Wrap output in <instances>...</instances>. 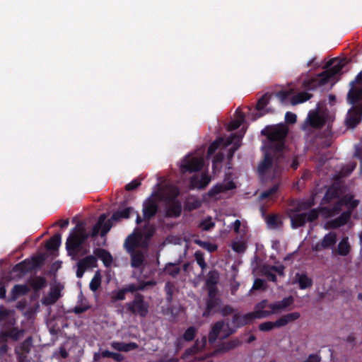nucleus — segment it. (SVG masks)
Masks as SVG:
<instances>
[{"label": "nucleus", "mask_w": 362, "mask_h": 362, "mask_svg": "<svg viewBox=\"0 0 362 362\" xmlns=\"http://www.w3.org/2000/svg\"><path fill=\"white\" fill-rule=\"evenodd\" d=\"M261 133L267 138V144L264 147L263 158L257 167L259 175L264 176L272 169H274L275 173L281 169L288 129L284 125L268 126Z\"/></svg>", "instance_id": "obj_1"}, {"label": "nucleus", "mask_w": 362, "mask_h": 362, "mask_svg": "<svg viewBox=\"0 0 362 362\" xmlns=\"http://www.w3.org/2000/svg\"><path fill=\"white\" fill-rule=\"evenodd\" d=\"M326 67L329 69L317 74L315 77L304 82V86L306 89L313 90L318 87L327 84L331 78L341 71L344 64L340 61L332 59L327 62Z\"/></svg>", "instance_id": "obj_2"}, {"label": "nucleus", "mask_w": 362, "mask_h": 362, "mask_svg": "<svg viewBox=\"0 0 362 362\" xmlns=\"http://www.w3.org/2000/svg\"><path fill=\"white\" fill-rule=\"evenodd\" d=\"M89 238L84 225L78 223L72 230L66 242V250L72 259H76L83 243Z\"/></svg>", "instance_id": "obj_3"}, {"label": "nucleus", "mask_w": 362, "mask_h": 362, "mask_svg": "<svg viewBox=\"0 0 362 362\" xmlns=\"http://www.w3.org/2000/svg\"><path fill=\"white\" fill-rule=\"evenodd\" d=\"M344 206H347V211L342 212L337 218L328 222L331 228H338L346 225L351 219L353 211L357 207L359 201L355 199L353 196H345L342 199Z\"/></svg>", "instance_id": "obj_4"}, {"label": "nucleus", "mask_w": 362, "mask_h": 362, "mask_svg": "<svg viewBox=\"0 0 362 362\" xmlns=\"http://www.w3.org/2000/svg\"><path fill=\"white\" fill-rule=\"evenodd\" d=\"M319 209H313L308 213L291 212L288 211V216L291 219V226L293 229H297L304 226L306 222H313L319 217Z\"/></svg>", "instance_id": "obj_5"}, {"label": "nucleus", "mask_w": 362, "mask_h": 362, "mask_svg": "<svg viewBox=\"0 0 362 362\" xmlns=\"http://www.w3.org/2000/svg\"><path fill=\"white\" fill-rule=\"evenodd\" d=\"M45 260L44 255H39L31 258H28L22 262L15 264L12 268V272H18L21 275L25 274L36 269L40 268Z\"/></svg>", "instance_id": "obj_6"}, {"label": "nucleus", "mask_w": 362, "mask_h": 362, "mask_svg": "<svg viewBox=\"0 0 362 362\" xmlns=\"http://www.w3.org/2000/svg\"><path fill=\"white\" fill-rule=\"evenodd\" d=\"M180 195V190L177 187H173L165 197V201L168 204L166 209V216L170 218H177L182 213V204L177 199Z\"/></svg>", "instance_id": "obj_7"}, {"label": "nucleus", "mask_w": 362, "mask_h": 362, "mask_svg": "<svg viewBox=\"0 0 362 362\" xmlns=\"http://www.w3.org/2000/svg\"><path fill=\"white\" fill-rule=\"evenodd\" d=\"M126 308L134 315L146 317L148 313L149 303L144 300V296L142 294L136 293L134 300L126 304Z\"/></svg>", "instance_id": "obj_8"}, {"label": "nucleus", "mask_w": 362, "mask_h": 362, "mask_svg": "<svg viewBox=\"0 0 362 362\" xmlns=\"http://www.w3.org/2000/svg\"><path fill=\"white\" fill-rule=\"evenodd\" d=\"M352 106L348 110L345 123L348 128H355L362 120V99L351 104Z\"/></svg>", "instance_id": "obj_9"}, {"label": "nucleus", "mask_w": 362, "mask_h": 362, "mask_svg": "<svg viewBox=\"0 0 362 362\" xmlns=\"http://www.w3.org/2000/svg\"><path fill=\"white\" fill-rule=\"evenodd\" d=\"M349 86L346 101L349 104H354L362 99V71L350 82Z\"/></svg>", "instance_id": "obj_10"}, {"label": "nucleus", "mask_w": 362, "mask_h": 362, "mask_svg": "<svg viewBox=\"0 0 362 362\" xmlns=\"http://www.w3.org/2000/svg\"><path fill=\"white\" fill-rule=\"evenodd\" d=\"M158 211V204L157 201L152 197L147 198L143 203V216L144 221H147L145 228L148 227L149 221L153 218Z\"/></svg>", "instance_id": "obj_11"}, {"label": "nucleus", "mask_w": 362, "mask_h": 362, "mask_svg": "<svg viewBox=\"0 0 362 362\" xmlns=\"http://www.w3.org/2000/svg\"><path fill=\"white\" fill-rule=\"evenodd\" d=\"M242 344L241 340L235 337L229 341H223L218 344L216 349L211 353V356H216L219 354H223L233 350Z\"/></svg>", "instance_id": "obj_12"}, {"label": "nucleus", "mask_w": 362, "mask_h": 362, "mask_svg": "<svg viewBox=\"0 0 362 362\" xmlns=\"http://www.w3.org/2000/svg\"><path fill=\"white\" fill-rule=\"evenodd\" d=\"M337 241V236L336 233L329 232L327 233L322 240L317 242L313 246V250L315 252H320L324 250L333 248Z\"/></svg>", "instance_id": "obj_13"}, {"label": "nucleus", "mask_w": 362, "mask_h": 362, "mask_svg": "<svg viewBox=\"0 0 362 362\" xmlns=\"http://www.w3.org/2000/svg\"><path fill=\"white\" fill-rule=\"evenodd\" d=\"M203 160L198 158L186 157L180 166L181 172L194 173L199 171L203 167Z\"/></svg>", "instance_id": "obj_14"}, {"label": "nucleus", "mask_w": 362, "mask_h": 362, "mask_svg": "<svg viewBox=\"0 0 362 362\" xmlns=\"http://www.w3.org/2000/svg\"><path fill=\"white\" fill-rule=\"evenodd\" d=\"M143 238L141 232H134L129 235L124 241V248L128 253L136 251V248L140 246V243Z\"/></svg>", "instance_id": "obj_15"}, {"label": "nucleus", "mask_w": 362, "mask_h": 362, "mask_svg": "<svg viewBox=\"0 0 362 362\" xmlns=\"http://www.w3.org/2000/svg\"><path fill=\"white\" fill-rule=\"evenodd\" d=\"M255 319L266 318L272 315L270 303L266 299L261 300L255 305V311L251 312Z\"/></svg>", "instance_id": "obj_16"}, {"label": "nucleus", "mask_w": 362, "mask_h": 362, "mask_svg": "<svg viewBox=\"0 0 362 362\" xmlns=\"http://www.w3.org/2000/svg\"><path fill=\"white\" fill-rule=\"evenodd\" d=\"M225 321L223 320H218L211 325L208 335L209 344H214L218 338L220 339V337L222 335L221 333L223 334L225 330Z\"/></svg>", "instance_id": "obj_17"}, {"label": "nucleus", "mask_w": 362, "mask_h": 362, "mask_svg": "<svg viewBox=\"0 0 362 362\" xmlns=\"http://www.w3.org/2000/svg\"><path fill=\"white\" fill-rule=\"evenodd\" d=\"M97 259L93 255L87 256L80 259L77 263L76 276L81 278L86 270L96 266Z\"/></svg>", "instance_id": "obj_18"}, {"label": "nucleus", "mask_w": 362, "mask_h": 362, "mask_svg": "<svg viewBox=\"0 0 362 362\" xmlns=\"http://www.w3.org/2000/svg\"><path fill=\"white\" fill-rule=\"evenodd\" d=\"M30 291V287L26 284H15L6 299V302H14L19 298L28 295Z\"/></svg>", "instance_id": "obj_19"}, {"label": "nucleus", "mask_w": 362, "mask_h": 362, "mask_svg": "<svg viewBox=\"0 0 362 362\" xmlns=\"http://www.w3.org/2000/svg\"><path fill=\"white\" fill-rule=\"evenodd\" d=\"M294 303V298L292 296L283 298V300L270 303L272 315L280 313L286 310Z\"/></svg>", "instance_id": "obj_20"}, {"label": "nucleus", "mask_w": 362, "mask_h": 362, "mask_svg": "<svg viewBox=\"0 0 362 362\" xmlns=\"http://www.w3.org/2000/svg\"><path fill=\"white\" fill-rule=\"evenodd\" d=\"M221 305V298L206 299V308L202 313V316L204 317H209V316L218 313Z\"/></svg>", "instance_id": "obj_21"}, {"label": "nucleus", "mask_w": 362, "mask_h": 362, "mask_svg": "<svg viewBox=\"0 0 362 362\" xmlns=\"http://www.w3.org/2000/svg\"><path fill=\"white\" fill-rule=\"evenodd\" d=\"M211 182V177L203 173L199 178L197 175H193L189 180V186L192 189H203L206 188Z\"/></svg>", "instance_id": "obj_22"}, {"label": "nucleus", "mask_w": 362, "mask_h": 362, "mask_svg": "<svg viewBox=\"0 0 362 362\" xmlns=\"http://www.w3.org/2000/svg\"><path fill=\"white\" fill-rule=\"evenodd\" d=\"M252 315L253 314H252V313H248L243 315H241L239 313H235L233 316L232 324L236 327V328H240L247 324H250L255 320Z\"/></svg>", "instance_id": "obj_23"}, {"label": "nucleus", "mask_w": 362, "mask_h": 362, "mask_svg": "<svg viewBox=\"0 0 362 362\" xmlns=\"http://www.w3.org/2000/svg\"><path fill=\"white\" fill-rule=\"evenodd\" d=\"M236 186L233 181H228L225 184H216L208 192V195L210 197H214L221 192H225L228 190L233 189Z\"/></svg>", "instance_id": "obj_24"}, {"label": "nucleus", "mask_w": 362, "mask_h": 362, "mask_svg": "<svg viewBox=\"0 0 362 362\" xmlns=\"http://www.w3.org/2000/svg\"><path fill=\"white\" fill-rule=\"evenodd\" d=\"M16 323V320L14 319L10 320L9 323L7 326L8 327L7 329H4L8 336V339H12L13 341H18L24 334L23 329H19L16 327H13Z\"/></svg>", "instance_id": "obj_25"}, {"label": "nucleus", "mask_w": 362, "mask_h": 362, "mask_svg": "<svg viewBox=\"0 0 362 362\" xmlns=\"http://www.w3.org/2000/svg\"><path fill=\"white\" fill-rule=\"evenodd\" d=\"M339 196V187L336 185H332L329 186L321 200V204H329L332 201L337 199Z\"/></svg>", "instance_id": "obj_26"}, {"label": "nucleus", "mask_w": 362, "mask_h": 362, "mask_svg": "<svg viewBox=\"0 0 362 362\" xmlns=\"http://www.w3.org/2000/svg\"><path fill=\"white\" fill-rule=\"evenodd\" d=\"M243 137V134H233L228 138L226 145L233 144V146L228 150L229 158H232L235 152L240 148Z\"/></svg>", "instance_id": "obj_27"}, {"label": "nucleus", "mask_w": 362, "mask_h": 362, "mask_svg": "<svg viewBox=\"0 0 362 362\" xmlns=\"http://www.w3.org/2000/svg\"><path fill=\"white\" fill-rule=\"evenodd\" d=\"M61 297L60 290L57 287L51 288L47 296L42 299V303L45 305H51L54 304Z\"/></svg>", "instance_id": "obj_28"}, {"label": "nucleus", "mask_w": 362, "mask_h": 362, "mask_svg": "<svg viewBox=\"0 0 362 362\" xmlns=\"http://www.w3.org/2000/svg\"><path fill=\"white\" fill-rule=\"evenodd\" d=\"M351 245L348 237H344L339 243L337 249L333 252L340 256H347L351 252Z\"/></svg>", "instance_id": "obj_29"}, {"label": "nucleus", "mask_w": 362, "mask_h": 362, "mask_svg": "<svg viewBox=\"0 0 362 362\" xmlns=\"http://www.w3.org/2000/svg\"><path fill=\"white\" fill-rule=\"evenodd\" d=\"M293 283H298L300 289H306L313 285V280L305 273H296Z\"/></svg>", "instance_id": "obj_30"}, {"label": "nucleus", "mask_w": 362, "mask_h": 362, "mask_svg": "<svg viewBox=\"0 0 362 362\" xmlns=\"http://www.w3.org/2000/svg\"><path fill=\"white\" fill-rule=\"evenodd\" d=\"M111 346L118 351L128 352L136 349L139 345L135 342L124 343L122 341H113L111 344Z\"/></svg>", "instance_id": "obj_31"}, {"label": "nucleus", "mask_w": 362, "mask_h": 362, "mask_svg": "<svg viewBox=\"0 0 362 362\" xmlns=\"http://www.w3.org/2000/svg\"><path fill=\"white\" fill-rule=\"evenodd\" d=\"M94 254L103 261L105 267H107L112 264V257L107 250L103 248H97L94 250Z\"/></svg>", "instance_id": "obj_32"}, {"label": "nucleus", "mask_w": 362, "mask_h": 362, "mask_svg": "<svg viewBox=\"0 0 362 362\" xmlns=\"http://www.w3.org/2000/svg\"><path fill=\"white\" fill-rule=\"evenodd\" d=\"M300 317V314L298 312H293L282 315L277 320L279 327H284L288 323L298 320Z\"/></svg>", "instance_id": "obj_33"}, {"label": "nucleus", "mask_w": 362, "mask_h": 362, "mask_svg": "<svg viewBox=\"0 0 362 362\" xmlns=\"http://www.w3.org/2000/svg\"><path fill=\"white\" fill-rule=\"evenodd\" d=\"M134 212V209L132 206H129L123 209H120L113 213L111 216V219L113 220V221H119L122 218H129L130 214Z\"/></svg>", "instance_id": "obj_34"}, {"label": "nucleus", "mask_w": 362, "mask_h": 362, "mask_svg": "<svg viewBox=\"0 0 362 362\" xmlns=\"http://www.w3.org/2000/svg\"><path fill=\"white\" fill-rule=\"evenodd\" d=\"M29 284L35 292H37L47 286V280L44 276H37L29 280Z\"/></svg>", "instance_id": "obj_35"}, {"label": "nucleus", "mask_w": 362, "mask_h": 362, "mask_svg": "<svg viewBox=\"0 0 362 362\" xmlns=\"http://www.w3.org/2000/svg\"><path fill=\"white\" fill-rule=\"evenodd\" d=\"M131 256V265L134 268H139L144 262V255L141 251H134L129 253Z\"/></svg>", "instance_id": "obj_36"}, {"label": "nucleus", "mask_w": 362, "mask_h": 362, "mask_svg": "<svg viewBox=\"0 0 362 362\" xmlns=\"http://www.w3.org/2000/svg\"><path fill=\"white\" fill-rule=\"evenodd\" d=\"M344 206L341 199L337 201L332 208L327 206L322 207L320 210L327 214L328 216H333L338 214L341 211V207Z\"/></svg>", "instance_id": "obj_37"}, {"label": "nucleus", "mask_w": 362, "mask_h": 362, "mask_svg": "<svg viewBox=\"0 0 362 362\" xmlns=\"http://www.w3.org/2000/svg\"><path fill=\"white\" fill-rule=\"evenodd\" d=\"M62 235L60 233L54 234L47 242L46 243L45 247L47 250H57L61 244Z\"/></svg>", "instance_id": "obj_38"}, {"label": "nucleus", "mask_w": 362, "mask_h": 362, "mask_svg": "<svg viewBox=\"0 0 362 362\" xmlns=\"http://www.w3.org/2000/svg\"><path fill=\"white\" fill-rule=\"evenodd\" d=\"M193 243L209 252H214L218 249V246L216 244L211 243L210 242L203 241L199 238L194 239Z\"/></svg>", "instance_id": "obj_39"}, {"label": "nucleus", "mask_w": 362, "mask_h": 362, "mask_svg": "<svg viewBox=\"0 0 362 362\" xmlns=\"http://www.w3.org/2000/svg\"><path fill=\"white\" fill-rule=\"evenodd\" d=\"M219 280V273L216 269L209 271L206 279V286H216Z\"/></svg>", "instance_id": "obj_40"}, {"label": "nucleus", "mask_w": 362, "mask_h": 362, "mask_svg": "<svg viewBox=\"0 0 362 362\" xmlns=\"http://www.w3.org/2000/svg\"><path fill=\"white\" fill-rule=\"evenodd\" d=\"M33 346V337L31 336L27 337L23 342L21 343L19 346L15 349H18L19 352L28 354L30 352Z\"/></svg>", "instance_id": "obj_41"}, {"label": "nucleus", "mask_w": 362, "mask_h": 362, "mask_svg": "<svg viewBox=\"0 0 362 362\" xmlns=\"http://www.w3.org/2000/svg\"><path fill=\"white\" fill-rule=\"evenodd\" d=\"M268 227L273 229L279 228L282 225V221L279 219L278 215H269L266 219Z\"/></svg>", "instance_id": "obj_42"}, {"label": "nucleus", "mask_w": 362, "mask_h": 362, "mask_svg": "<svg viewBox=\"0 0 362 362\" xmlns=\"http://www.w3.org/2000/svg\"><path fill=\"white\" fill-rule=\"evenodd\" d=\"M312 97V94L307 92H300L292 98L291 103L293 105L304 103Z\"/></svg>", "instance_id": "obj_43"}, {"label": "nucleus", "mask_w": 362, "mask_h": 362, "mask_svg": "<svg viewBox=\"0 0 362 362\" xmlns=\"http://www.w3.org/2000/svg\"><path fill=\"white\" fill-rule=\"evenodd\" d=\"M262 274L269 281L276 282L277 278L274 274V272L271 269L269 265H264L262 268Z\"/></svg>", "instance_id": "obj_44"}, {"label": "nucleus", "mask_w": 362, "mask_h": 362, "mask_svg": "<svg viewBox=\"0 0 362 362\" xmlns=\"http://www.w3.org/2000/svg\"><path fill=\"white\" fill-rule=\"evenodd\" d=\"M314 205V201L312 200H306L299 202L297 206L295 209H291V212H299L303 210H308L310 209Z\"/></svg>", "instance_id": "obj_45"}, {"label": "nucleus", "mask_w": 362, "mask_h": 362, "mask_svg": "<svg viewBox=\"0 0 362 362\" xmlns=\"http://www.w3.org/2000/svg\"><path fill=\"white\" fill-rule=\"evenodd\" d=\"M9 312L6 309H1L0 310V328L1 329H7L8 326H7L9 323V320L11 319H8Z\"/></svg>", "instance_id": "obj_46"}, {"label": "nucleus", "mask_w": 362, "mask_h": 362, "mask_svg": "<svg viewBox=\"0 0 362 362\" xmlns=\"http://www.w3.org/2000/svg\"><path fill=\"white\" fill-rule=\"evenodd\" d=\"M309 123L311 127L320 129L325 124V120L322 117L315 115L309 118Z\"/></svg>", "instance_id": "obj_47"}, {"label": "nucleus", "mask_w": 362, "mask_h": 362, "mask_svg": "<svg viewBox=\"0 0 362 362\" xmlns=\"http://www.w3.org/2000/svg\"><path fill=\"white\" fill-rule=\"evenodd\" d=\"M194 256L197 264L201 267L203 273L207 267V264L204 259V254L202 251L197 250L195 252Z\"/></svg>", "instance_id": "obj_48"}, {"label": "nucleus", "mask_w": 362, "mask_h": 362, "mask_svg": "<svg viewBox=\"0 0 362 362\" xmlns=\"http://www.w3.org/2000/svg\"><path fill=\"white\" fill-rule=\"evenodd\" d=\"M274 328H279L278 320H276L275 322H264L259 325V329L262 332H269L273 329Z\"/></svg>", "instance_id": "obj_49"}, {"label": "nucleus", "mask_w": 362, "mask_h": 362, "mask_svg": "<svg viewBox=\"0 0 362 362\" xmlns=\"http://www.w3.org/2000/svg\"><path fill=\"white\" fill-rule=\"evenodd\" d=\"M101 284V276L98 272H97L93 279H91L89 288L92 291H96Z\"/></svg>", "instance_id": "obj_50"}, {"label": "nucleus", "mask_w": 362, "mask_h": 362, "mask_svg": "<svg viewBox=\"0 0 362 362\" xmlns=\"http://www.w3.org/2000/svg\"><path fill=\"white\" fill-rule=\"evenodd\" d=\"M245 119V115L243 113L240 112L238 114V118L235 120L231 121L228 124V130L233 131L238 129L242 123L243 122Z\"/></svg>", "instance_id": "obj_51"}, {"label": "nucleus", "mask_w": 362, "mask_h": 362, "mask_svg": "<svg viewBox=\"0 0 362 362\" xmlns=\"http://www.w3.org/2000/svg\"><path fill=\"white\" fill-rule=\"evenodd\" d=\"M197 334V329L194 327H188L182 335V339L186 341H191L194 340Z\"/></svg>", "instance_id": "obj_52"}, {"label": "nucleus", "mask_w": 362, "mask_h": 362, "mask_svg": "<svg viewBox=\"0 0 362 362\" xmlns=\"http://www.w3.org/2000/svg\"><path fill=\"white\" fill-rule=\"evenodd\" d=\"M166 272L173 277H175L180 272V269L174 263H168L165 267Z\"/></svg>", "instance_id": "obj_53"}, {"label": "nucleus", "mask_w": 362, "mask_h": 362, "mask_svg": "<svg viewBox=\"0 0 362 362\" xmlns=\"http://www.w3.org/2000/svg\"><path fill=\"white\" fill-rule=\"evenodd\" d=\"M269 97L268 93L263 95L257 101V103L256 105V109L257 110H262L269 103Z\"/></svg>", "instance_id": "obj_54"}, {"label": "nucleus", "mask_w": 362, "mask_h": 362, "mask_svg": "<svg viewBox=\"0 0 362 362\" xmlns=\"http://www.w3.org/2000/svg\"><path fill=\"white\" fill-rule=\"evenodd\" d=\"M105 218L106 215L105 214H103L100 216L98 223L96 225H95L92 229V232L90 234L91 237H95L96 235H98L99 230L100 229V226L103 224V223L105 222Z\"/></svg>", "instance_id": "obj_55"}, {"label": "nucleus", "mask_w": 362, "mask_h": 362, "mask_svg": "<svg viewBox=\"0 0 362 362\" xmlns=\"http://www.w3.org/2000/svg\"><path fill=\"white\" fill-rule=\"evenodd\" d=\"M279 184L274 185L272 187L264 190L261 194V197L263 199H267L270 197L271 196L276 194L279 190Z\"/></svg>", "instance_id": "obj_56"}, {"label": "nucleus", "mask_w": 362, "mask_h": 362, "mask_svg": "<svg viewBox=\"0 0 362 362\" xmlns=\"http://www.w3.org/2000/svg\"><path fill=\"white\" fill-rule=\"evenodd\" d=\"M126 293L124 288L114 291L112 293V299L113 301L123 300L126 298Z\"/></svg>", "instance_id": "obj_57"}, {"label": "nucleus", "mask_w": 362, "mask_h": 362, "mask_svg": "<svg viewBox=\"0 0 362 362\" xmlns=\"http://www.w3.org/2000/svg\"><path fill=\"white\" fill-rule=\"evenodd\" d=\"M165 291L166 293V300L168 302L170 303L173 300V296L174 292V286L170 282H167L165 285Z\"/></svg>", "instance_id": "obj_58"}, {"label": "nucleus", "mask_w": 362, "mask_h": 362, "mask_svg": "<svg viewBox=\"0 0 362 362\" xmlns=\"http://www.w3.org/2000/svg\"><path fill=\"white\" fill-rule=\"evenodd\" d=\"M227 329L223 331V333L220 337V339L224 340L227 338H228L232 334H235L237 331L236 327L233 325V327H229V325L227 324Z\"/></svg>", "instance_id": "obj_59"}, {"label": "nucleus", "mask_w": 362, "mask_h": 362, "mask_svg": "<svg viewBox=\"0 0 362 362\" xmlns=\"http://www.w3.org/2000/svg\"><path fill=\"white\" fill-rule=\"evenodd\" d=\"M141 180L139 178L133 180L132 182L126 185L125 189L127 191H132L141 185Z\"/></svg>", "instance_id": "obj_60"}, {"label": "nucleus", "mask_w": 362, "mask_h": 362, "mask_svg": "<svg viewBox=\"0 0 362 362\" xmlns=\"http://www.w3.org/2000/svg\"><path fill=\"white\" fill-rule=\"evenodd\" d=\"M234 309L229 305H224L223 308L220 307L218 313L221 314L223 317H226L233 313Z\"/></svg>", "instance_id": "obj_61"}, {"label": "nucleus", "mask_w": 362, "mask_h": 362, "mask_svg": "<svg viewBox=\"0 0 362 362\" xmlns=\"http://www.w3.org/2000/svg\"><path fill=\"white\" fill-rule=\"evenodd\" d=\"M208 290V297L207 299H212V298H219L216 296L218 293V289L216 286H206Z\"/></svg>", "instance_id": "obj_62"}, {"label": "nucleus", "mask_w": 362, "mask_h": 362, "mask_svg": "<svg viewBox=\"0 0 362 362\" xmlns=\"http://www.w3.org/2000/svg\"><path fill=\"white\" fill-rule=\"evenodd\" d=\"M221 140H216L212 142L208 148L207 153L208 155H212L215 153V151L218 148L221 144Z\"/></svg>", "instance_id": "obj_63"}, {"label": "nucleus", "mask_w": 362, "mask_h": 362, "mask_svg": "<svg viewBox=\"0 0 362 362\" xmlns=\"http://www.w3.org/2000/svg\"><path fill=\"white\" fill-rule=\"evenodd\" d=\"M296 115L291 112H287L285 115V121L288 124H294L296 122Z\"/></svg>", "instance_id": "obj_64"}]
</instances>
